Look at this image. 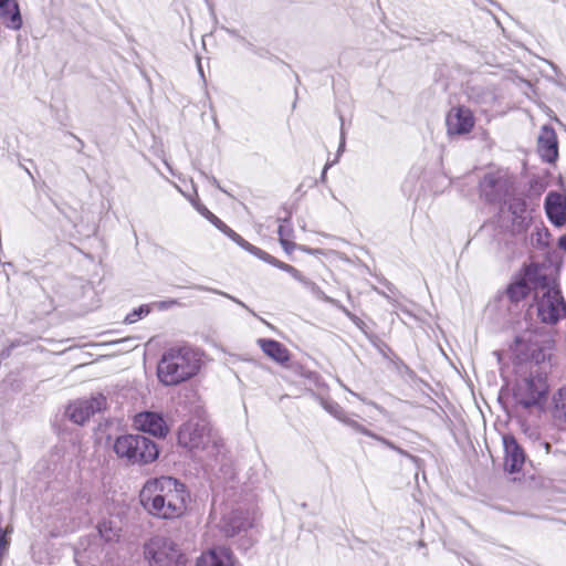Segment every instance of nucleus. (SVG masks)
<instances>
[{"instance_id": "1a4fd4ad", "label": "nucleus", "mask_w": 566, "mask_h": 566, "mask_svg": "<svg viewBox=\"0 0 566 566\" xmlns=\"http://www.w3.org/2000/svg\"><path fill=\"white\" fill-rule=\"evenodd\" d=\"M106 407V398L98 394L90 399L71 402L65 411L66 417L76 424H84L94 413Z\"/></svg>"}, {"instance_id": "3c124183", "label": "nucleus", "mask_w": 566, "mask_h": 566, "mask_svg": "<svg viewBox=\"0 0 566 566\" xmlns=\"http://www.w3.org/2000/svg\"><path fill=\"white\" fill-rule=\"evenodd\" d=\"M198 70H199L200 75L203 77V71H202L200 61H198Z\"/></svg>"}, {"instance_id": "f3484780", "label": "nucleus", "mask_w": 566, "mask_h": 566, "mask_svg": "<svg viewBox=\"0 0 566 566\" xmlns=\"http://www.w3.org/2000/svg\"><path fill=\"white\" fill-rule=\"evenodd\" d=\"M196 566H234V557L229 549L216 547L203 552Z\"/></svg>"}, {"instance_id": "4be33fe9", "label": "nucleus", "mask_w": 566, "mask_h": 566, "mask_svg": "<svg viewBox=\"0 0 566 566\" xmlns=\"http://www.w3.org/2000/svg\"><path fill=\"white\" fill-rule=\"evenodd\" d=\"M0 15L7 28L12 30H19L22 25V19L19 10V6L15 1L11 0L8 6L0 7Z\"/></svg>"}, {"instance_id": "39448f33", "label": "nucleus", "mask_w": 566, "mask_h": 566, "mask_svg": "<svg viewBox=\"0 0 566 566\" xmlns=\"http://www.w3.org/2000/svg\"><path fill=\"white\" fill-rule=\"evenodd\" d=\"M144 556L149 566H185L186 563L178 544L163 535L151 537L144 545Z\"/></svg>"}, {"instance_id": "9b49d317", "label": "nucleus", "mask_w": 566, "mask_h": 566, "mask_svg": "<svg viewBox=\"0 0 566 566\" xmlns=\"http://www.w3.org/2000/svg\"><path fill=\"white\" fill-rule=\"evenodd\" d=\"M446 122L447 129L450 135L468 134L474 126L473 114L464 106L451 108L447 115Z\"/></svg>"}, {"instance_id": "5701e85b", "label": "nucleus", "mask_w": 566, "mask_h": 566, "mask_svg": "<svg viewBox=\"0 0 566 566\" xmlns=\"http://www.w3.org/2000/svg\"><path fill=\"white\" fill-rule=\"evenodd\" d=\"M0 15L7 28L12 30H19L22 25V19L19 10V6L15 1L11 0L8 6L0 7Z\"/></svg>"}, {"instance_id": "ea45409f", "label": "nucleus", "mask_w": 566, "mask_h": 566, "mask_svg": "<svg viewBox=\"0 0 566 566\" xmlns=\"http://www.w3.org/2000/svg\"><path fill=\"white\" fill-rule=\"evenodd\" d=\"M397 453H399L400 455L416 462L417 461V458L415 455H412L411 453H409L408 451L403 450L402 448H400L399 446H397V449L395 450Z\"/></svg>"}, {"instance_id": "423d86ee", "label": "nucleus", "mask_w": 566, "mask_h": 566, "mask_svg": "<svg viewBox=\"0 0 566 566\" xmlns=\"http://www.w3.org/2000/svg\"><path fill=\"white\" fill-rule=\"evenodd\" d=\"M547 391L546 377L536 368L527 376L517 379L513 388V398L522 407L531 408L539 405Z\"/></svg>"}, {"instance_id": "a18cd8bd", "label": "nucleus", "mask_w": 566, "mask_h": 566, "mask_svg": "<svg viewBox=\"0 0 566 566\" xmlns=\"http://www.w3.org/2000/svg\"><path fill=\"white\" fill-rule=\"evenodd\" d=\"M175 304H177V302H176V301H174V300H172V301H169V302H161V303H160V305H159V307H160V308H166L168 305H175Z\"/></svg>"}, {"instance_id": "f257e3e1", "label": "nucleus", "mask_w": 566, "mask_h": 566, "mask_svg": "<svg viewBox=\"0 0 566 566\" xmlns=\"http://www.w3.org/2000/svg\"><path fill=\"white\" fill-rule=\"evenodd\" d=\"M144 509L158 518L174 520L187 511L189 493L184 483L171 476L148 480L139 494Z\"/></svg>"}, {"instance_id": "7c9ffc66", "label": "nucleus", "mask_w": 566, "mask_h": 566, "mask_svg": "<svg viewBox=\"0 0 566 566\" xmlns=\"http://www.w3.org/2000/svg\"><path fill=\"white\" fill-rule=\"evenodd\" d=\"M256 258L263 260L264 262L273 265L276 268V263L279 262V260L274 256H272L271 254L266 253L265 251L256 248V250L254 251V254Z\"/></svg>"}, {"instance_id": "f03ea898", "label": "nucleus", "mask_w": 566, "mask_h": 566, "mask_svg": "<svg viewBox=\"0 0 566 566\" xmlns=\"http://www.w3.org/2000/svg\"><path fill=\"white\" fill-rule=\"evenodd\" d=\"M200 369V355L188 346L171 347L166 350L157 368L160 382L166 386L178 385L193 377Z\"/></svg>"}, {"instance_id": "37998d69", "label": "nucleus", "mask_w": 566, "mask_h": 566, "mask_svg": "<svg viewBox=\"0 0 566 566\" xmlns=\"http://www.w3.org/2000/svg\"><path fill=\"white\" fill-rule=\"evenodd\" d=\"M345 149V134H344V130L342 129L340 132V143H339V147H338V154L343 153Z\"/></svg>"}, {"instance_id": "c756f323", "label": "nucleus", "mask_w": 566, "mask_h": 566, "mask_svg": "<svg viewBox=\"0 0 566 566\" xmlns=\"http://www.w3.org/2000/svg\"><path fill=\"white\" fill-rule=\"evenodd\" d=\"M198 211L205 216L210 222H212L218 229L224 224L217 216L209 211L206 207H198Z\"/></svg>"}, {"instance_id": "ddd939ff", "label": "nucleus", "mask_w": 566, "mask_h": 566, "mask_svg": "<svg viewBox=\"0 0 566 566\" xmlns=\"http://www.w3.org/2000/svg\"><path fill=\"white\" fill-rule=\"evenodd\" d=\"M504 470L509 473H517L525 463V452L513 436L503 437Z\"/></svg>"}, {"instance_id": "a211bd4d", "label": "nucleus", "mask_w": 566, "mask_h": 566, "mask_svg": "<svg viewBox=\"0 0 566 566\" xmlns=\"http://www.w3.org/2000/svg\"><path fill=\"white\" fill-rule=\"evenodd\" d=\"M509 212L511 213L514 230L522 231L525 229L531 220V212L527 210L525 200L522 198H512L509 202Z\"/></svg>"}, {"instance_id": "de8ad7c7", "label": "nucleus", "mask_w": 566, "mask_h": 566, "mask_svg": "<svg viewBox=\"0 0 566 566\" xmlns=\"http://www.w3.org/2000/svg\"><path fill=\"white\" fill-rule=\"evenodd\" d=\"M387 448H389V449H391V450H394V451H395V450L397 449V444H396V443H394L392 441H389V442L387 443Z\"/></svg>"}, {"instance_id": "c85d7f7f", "label": "nucleus", "mask_w": 566, "mask_h": 566, "mask_svg": "<svg viewBox=\"0 0 566 566\" xmlns=\"http://www.w3.org/2000/svg\"><path fill=\"white\" fill-rule=\"evenodd\" d=\"M346 426L350 427L353 430H355L356 432H359L364 436H367L369 438H371L373 436V431H370L369 429H367L366 427H364L363 424H360L359 422H357L356 420H353L350 419L349 417H347L344 422Z\"/></svg>"}, {"instance_id": "4468645a", "label": "nucleus", "mask_w": 566, "mask_h": 566, "mask_svg": "<svg viewBox=\"0 0 566 566\" xmlns=\"http://www.w3.org/2000/svg\"><path fill=\"white\" fill-rule=\"evenodd\" d=\"M250 526H252V518L248 512L242 510H233L224 514L219 523L220 530L228 537H232Z\"/></svg>"}, {"instance_id": "2eb2a0df", "label": "nucleus", "mask_w": 566, "mask_h": 566, "mask_svg": "<svg viewBox=\"0 0 566 566\" xmlns=\"http://www.w3.org/2000/svg\"><path fill=\"white\" fill-rule=\"evenodd\" d=\"M537 151L543 160L554 163L558 157L557 135L553 127L544 125L537 137Z\"/></svg>"}, {"instance_id": "2f4dec72", "label": "nucleus", "mask_w": 566, "mask_h": 566, "mask_svg": "<svg viewBox=\"0 0 566 566\" xmlns=\"http://www.w3.org/2000/svg\"><path fill=\"white\" fill-rule=\"evenodd\" d=\"M539 447L545 451L546 454L553 453L560 461L566 460V452L558 451V450L552 451V446L548 442H541Z\"/></svg>"}, {"instance_id": "c03bdc74", "label": "nucleus", "mask_w": 566, "mask_h": 566, "mask_svg": "<svg viewBox=\"0 0 566 566\" xmlns=\"http://www.w3.org/2000/svg\"><path fill=\"white\" fill-rule=\"evenodd\" d=\"M559 247L566 251V234L559 238Z\"/></svg>"}, {"instance_id": "f704fd0d", "label": "nucleus", "mask_w": 566, "mask_h": 566, "mask_svg": "<svg viewBox=\"0 0 566 566\" xmlns=\"http://www.w3.org/2000/svg\"><path fill=\"white\" fill-rule=\"evenodd\" d=\"M284 272L289 273L296 281H298L301 283L304 282L305 276L297 269H295L294 266L289 264Z\"/></svg>"}, {"instance_id": "864d4df0", "label": "nucleus", "mask_w": 566, "mask_h": 566, "mask_svg": "<svg viewBox=\"0 0 566 566\" xmlns=\"http://www.w3.org/2000/svg\"><path fill=\"white\" fill-rule=\"evenodd\" d=\"M9 354H10V353H9V350H8V352H2V353H1V357L9 356Z\"/></svg>"}, {"instance_id": "6e6d98bb", "label": "nucleus", "mask_w": 566, "mask_h": 566, "mask_svg": "<svg viewBox=\"0 0 566 566\" xmlns=\"http://www.w3.org/2000/svg\"><path fill=\"white\" fill-rule=\"evenodd\" d=\"M166 165H167V167H168L169 171H170L171 174H174L172 168H171L168 164H166Z\"/></svg>"}, {"instance_id": "79ce46f5", "label": "nucleus", "mask_w": 566, "mask_h": 566, "mask_svg": "<svg viewBox=\"0 0 566 566\" xmlns=\"http://www.w3.org/2000/svg\"><path fill=\"white\" fill-rule=\"evenodd\" d=\"M371 439L378 441L379 443H381L385 447H387V443L390 441V440H388V439H386V438H384V437H381V436H379V434H377L375 432L373 433Z\"/></svg>"}, {"instance_id": "f8f14e48", "label": "nucleus", "mask_w": 566, "mask_h": 566, "mask_svg": "<svg viewBox=\"0 0 566 566\" xmlns=\"http://www.w3.org/2000/svg\"><path fill=\"white\" fill-rule=\"evenodd\" d=\"M134 427L154 437H165L168 427L161 415L153 411L139 412L134 417Z\"/></svg>"}, {"instance_id": "a878e982", "label": "nucleus", "mask_w": 566, "mask_h": 566, "mask_svg": "<svg viewBox=\"0 0 566 566\" xmlns=\"http://www.w3.org/2000/svg\"><path fill=\"white\" fill-rule=\"evenodd\" d=\"M322 407L334 418L339 420L340 422H344V420L347 418V415L345 410L335 401L329 399H323L322 400Z\"/></svg>"}, {"instance_id": "09e8293b", "label": "nucleus", "mask_w": 566, "mask_h": 566, "mask_svg": "<svg viewBox=\"0 0 566 566\" xmlns=\"http://www.w3.org/2000/svg\"><path fill=\"white\" fill-rule=\"evenodd\" d=\"M209 179H210V181H211V184H212L213 186L219 187V182H218V180H217L214 177H211V178H209Z\"/></svg>"}, {"instance_id": "0eeeda50", "label": "nucleus", "mask_w": 566, "mask_h": 566, "mask_svg": "<svg viewBox=\"0 0 566 566\" xmlns=\"http://www.w3.org/2000/svg\"><path fill=\"white\" fill-rule=\"evenodd\" d=\"M546 283V274L537 265L526 268L521 280L512 283L506 290V296L513 303L526 297L531 291H538L542 284Z\"/></svg>"}, {"instance_id": "6ab92c4d", "label": "nucleus", "mask_w": 566, "mask_h": 566, "mask_svg": "<svg viewBox=\"0 0 566 566\" xmlns=\"http://www.w3.org/2000/svg\"><path fill=\"white\" fill-rule=\"evenodd\" d=\"M258 344L263 350V353L273 360L281 364L289 361L290 354L287 348L277 340L260 338L258 340Z\"/></svg>"}, {"instance_id": "9d476101", "label": "nucleus", "mask_w": 566, "mask_h": 566, "mask_svg": "<svg viewBox=\"0 0 566 566\" xmlns=\"http://www.w3.org/2000/svg\"><path fill=\"white\" fill-rule=\"evenodd\" d=\"M515 352L524 359L534 360L536 364L544 361L547 357L546 347L541 345L538 336L533 333L515 338Z\"/></svg>"}, {"instance_id": "dca6fc26", "label": "nucleus", "mask_w": 566, "mask_h": 566, "mask_svg": "<svg viewBox=\"0 0 566 566\" xmlns=\"http://www.w3.org/2000/svg\"><path fill=\"white\" fill-rule=\"evenodd\" d=\"M545 211L554 226H564L566 223V196L554 191L548 192L545 198Z\"/></svg>"}, {"instance_id": "7ed1b4c3", "label": "nucleus", "mask_w": 566, "mask_h": 566, "mask_svg": "<svg viewBox=\"0 0 566 566\" xmlns=\"http://www.w3.org/2000/svg\"><path fill=\"white\" fill-rule=\"evenodd\" d=\"M116 455L130 464H147L158 458V448L154 441L140 434H124L116 438Z\"/></svg>"}, {"instance_id": "393cba45", "label": "nucleus", "mask_w": 566, "mask_h": 566, "mask_svg": "<svg viewBox=\"0 0 566 566\" xmlns=\"http://www.w3.org/2000/svg\"><path fill=\"white\" fill-rule=\"evenodd\" d=\"M302 284H303L305 287H307V289L311 291V293H312L316 298H318V300H321V301H323V302H325V303H329V304H332V305L338 306V302H337L336 300H334V298H332V297L327 296V295H326V294L321 290V287H319L316 283H314V282H312L311 280H308V279H306V277H305V279H304V282H302Z\"/></svg>"}, {"instance_id": "5fc2aeb1", "label": "nucleus", "mask_w": 566, "mask_h": 566, "mask_svg": "<svg viewBox=\"0 0 566 566\" xmlns=\"http://www.w3.org/2000/svg\"><path fill=\"white\" fill-rule=\"evenodd\" d=\"M369 405H371L373 407L377 408V409H380L378 405H376L375 402H368Z\"/></svg>"}, {"instance_id": "b1692460", "label": "nucleus", "mask_w": 566, "mask_h": 566, "mask_svg": "<svg viewBox=\"0 0 566 566\" xmlns=\"http://www.w3.org/2000/svg\"><path fill=\"white\" fill-rule=\"evenodd\" d=\"M98 533L105 542H113L119 536V527L114 525L112 521H102L98 526Z\"/></svg>"}, {"instance_id": "49530a36", "label": "nucleus", "mask_w": 566, "mask_h": 566, "mask_svg": "<svg viewBox=\"0 0 566 566\" xmlns=\"http://www.w3.org/2000/svg\"><path fill=\"white\" fill-rule=\"evenodd\" d=\"M287 265H289L287 263H284V262H282V261H280V260H279V262L276 263V268H277V269H280V270H282V271H285V269H286V266H287Z\"/></svg>"}, {"instance_id": "a19ab883", "label": "nucleus", "mask_w": 566, "mask_h": 566, "mask_svg": "<svg viewBox=\"0 0 566 566\" xmlns=\"http://www.w3.org/2000/svg\"><path fill=\"white\" fill-rule=\"evenodd\" d=\"M298 250L307 253V254H313V255H317V254H322V250L319 249H312V248H308L306 245H300L298 247Z\"/></svg>"}, {"instance_id": "8fccbe9b", "label": "nucleus", "mask_w": 566, "mask_h": 566, "mask_svg": "<svg viewBox=\"0 0 566 566\" xmlns=\"http://www.w3.org/2000/svg\"><path fill=\"white\" fill-rule=\"evenodd\" d=\"M11 0H0V7H6L8 6V2H10Z\"/></svg>"}, {"instance_id": "bb28decb", "label": "nucleus", "mask_w": 566, "mask_h": 566, "mask_svg": "<svg viewBox=\"0 0 566 566\" xmlns=\"http://www.w3.org/2000/svg\"><path fill=\"white\" fill-rule=\"evenodd\" d=\"M277 234L280 241L293 238L294 230L290 224L289 219H284L283 222L279 226Z\"/></svg>"}, {"instance_id": "72a5a7b5", "label": "nucleus", "mask_w": 566, "mask_h": 566, "mask_svg": "<svg viewBox=\"0 0 566 566\" xmlns=\"http://www.w3.org/2000/svg\"><path fill=\"white\" fill-rule=\"evenodd\" d=\"M284 272L289 273L296 281H298L301 283L304 282L305 276L297 269H295L294 266L289 264Z\"/></svg>"}, {"instance_id": "473e14b6", "label": "nucleus", "mask_w": 566, "mask_h": 566, "mask_svg": "<svg viewBox=\"0 0 566 566\" xmlns=\"http://www.w3.org/2000/svg\"><path fill=\"white\" fill-rule=\"evenodd\" d=\"M238 245H240L245 251L250 252L251 254H254V251L256 250V247L249 243L247 240H244L240 234L233 240Z\"/></svg>"}, {"instance_id": "4c0bfd02", "label": "nucleus", "mask_w": 566, "mask_h": 566, "mask_svg": "<svg viewBox=\"0 0 566 566\" xmlns=\"http://www.w3.org/2000/svg\"><path fill=\"white\" fill-rule=\"evenodd\" d=\"M224 234H227L232 241L235 240V238L239 235L235 231H233L231 228H229L226 223L222 224V227L219 229Z\"/></svg>"}, {"instance_id": "e433bc0d", "label": "nucleus", "mask_w": 566, "mask_h": 566, "mask_svg": "<svg viewBox=\"0 0 566 566\" xmlns=\"http://www.w3.org/2000/svg\"><path fill=\"white\" fill-rule=\"evenodd\" d=\"M282 248L286 253H292L293 250L298 249L300 245H296L294 242H292L290 239L280 241Z\"/></svg>"}, {"instance_id": "58836bf2", "label": "nucleus", "mask_w": 566, "mask_h": 566, "mask_svg": "<svg viewBox=\"0 0 566 566\" xmlns=\"http://www.w3.org/2000/svg\"><path fill=\"white\" fill-rule=\"evenodd\" d=\"M7 548L6 532L0 527V557Z\"/></svg>"}, {"instance_id": "603ef678", "label": "nucleus", "mask_w": 566, "mask_h": 566, "mask_svg": "<svg viewBox=\"0 0 566 566\" xmlns=\"http://www.w3.org/2000/svg\"><path fill=\"white\" fill-rule=\"evenodd\" d=\"M347 391H349L353 396L360 398V396L352 390H349L347 387L343 386Z\"/></svg>"}, {"instance_id": "c9c22d12", "label": "nucleus", "mask_w": 566, "mask_h": 566, "mask_svg": "<svg viewBox=\"0 0 566 566\" xmlns=\"http://www.w3.org/2000/svg\"><path fill=\"white\" fill-rule=\"evenodd\" d=\"M193 287H195V289H197V290H200V291H211L210 289L205 287V286H201V285H196V286H193ZM212 291L214 292V290H212ZM216 293L221 294V295H223V296H226V297H229L230 300H232L234 303H237V304L241 305L242 307H247V306H245V304H244V303H242L240 300H238V298H235V297H233V296H230V295H228L227 293L219 292V291H216Z\"/></svg>"}, {"instance_id": "6e6552de", "label": "nucleus", "mask_w": 566, "mask_h": 566, "mask_svg": "<svg viewBox=\"0 0 566 566\" xmlns=\"http://www.w3.org/2000/svg\"><path fill=\"white\" fill-rule=\"evenodd\" d=\"M178 442L181 447L192 451L208 449L213 440L206 423L189 421L180 427Z\"/></svg>"}, {"instance_id": "cd10ccee", "label": "nucleus", "mask_w": 566, "mask_h": 566, "mask_svg": "<svg viewBox=\"0 0 566 566\" xmlns=\"http://www.w3.org/2000/svg\"><path fill=\"white\" fill-rule=\"evenodd\" d=\"M149 313V308L147 305H142L137 310H134L132 313L127 314L125 317V322L127 324L136 323L139 318L147 315Z\"/></svg>"}, {"instance_id": "412c9836", "label": "nucleus", "mask_w": 566, "mask_h": 566, "mask_svg": "<svg viewBox=\"0 0 566 566\" xmlns=\"http://www.w3.org/2000/svg\"><path fill=\"white\" fill-rule=\"evenodd\" d=\"M552 417L558 423H566V384L552 397Z\"/></svg>"}, {"instance_id": "20e7f679", "label": "nucleus", "mask_w": 566, "mask_h": 566, "mask_svg": "<svg viewBox=\"0 0 566 566\" xmlns=\"http://www.w3.org/2000/svg\"><path fill=\"white\" fill-rule=\"evenodd\" d=\"M536 310L541 322L555 325L566 315V304L552 280L546 276V283L536 292Z\"/></svg>"}, {"instance_id": "aec40b11", "label": "nucleus", "mask_w": 566, "mask_h": 566, "mask_svg": "<svg viewBox=\"0 0 566 566\" xmlns=\"http://www.w3.org/2000/svg\"><path fill=\"white\" fill-rule=\"evenodd\" d=\"M481 192L488 201H496L503 189V181L494 174H486L480 182Z\"/></svg>"}]
</instances>
